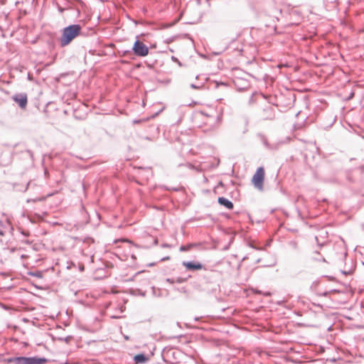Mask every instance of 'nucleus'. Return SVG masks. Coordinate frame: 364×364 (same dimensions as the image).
<instances>
[{"instance_id":"f257e3e1","label":"nucleus","mask_w":364,"mask_h":364,"mask_svg":"<svg viewBox=\"0 0 364 364\" xmlns=\"http://www.w3.org/2000/svg\"><path fill=\"white\" fill-rule=\"evenodd\" d=\"M81 32V26L77 24L71 25L63 30L60 38V44L62 46L68 45L74 38L78 36Z\"/></svg>"},{"instance_id":"f03ea898","label":"nucleus","mask_w":364,"mask_h":364,"mask_svg":"<svg viewBox=\"0 0 364 364\" xmlns=\"http://www.w3.org/2000/svg\"><path fill=\"white\" fill-rule=\"evenodd\" d=\"M15 364H46L48 360L36 357H17L10 360Z\"/></svg>"},{"instance_id":"7ed1b4c3","label":"nucleus","mask_w":364,"mask_h":364,"mask_svg":"<svg viewBox=\"0 0 364 364\" xmlns=\"http://www.w3.org/2000/svg\"><path fill=\"white\" fill-rule=\"evenodd\" d=\"M265 177V171L263 167H259L252 178L253 186L262 191L264 188V181Z\"/></svg>"},{"instance_id":"20e7f679","label":"nucleus","mask_w":364,"mask_h":364,"mask_svg":"<svg viewBox=\"0 0 364 364\" xmlns=\"http://www.w3.org/2000/svg\"><path fill=\"white\" fill-rule=\"evenodd\" d=\"M132 50L134 53L139 57H145L149 54V48L139 40L134 42Z\"/></svg>"},{"instance_id":"39448f33","label":"nucleus","mask_w":364,"mask_h":364,"mask_svg":"<svg viewBox=\"0 0 364 364\" xmlns=\"http://www.w3.org/2000/svg\"><path fill=\"white\" fill-rule=\"evenodd\" d=\"M13 100L18 104L21 108H26L28 102L27 95L25 94L16 95L13 97Z\"/></svg>"},{"instance_id":"423d86ee","label":"nucleus","mask_w":364,"mask_h":364,"mask_svg":"<svg viewBox=\"0 0 364 364\" xmlns=\"http://www.w3.org/2000/svg\"><path fill=\"white\" fill-rule=\"evenodd\" d=\"M183 265L188 270H200L203 269V265L199 262H183Z\"/></svg>"},{"instance_id":"0eeeda50","label":"nucleus","mask_w":364,"mask_h":364,"mask_svg":"<svg viewBox=\"0 0 364 364\" xmlns=\"http://www.w3.org/2000/svg\"><path fill=\"white\" fill-rule=\"evenodd\" d=\"M218 203L221 205L225 206V208H227L229 210H231L233 208V203L230 200H228L225 198H223V197L219 198Z\"/></svg>"},{"instance_id":"6e6552de","label":"nucleus","mask_w":364,"mask_h":364,"mask_svg":"<svg viewBox=\"0 0 364 364\" xmlns=\"http://www.w3.org/2000/svg\"><path fill=\"white\" fill-rule=\"evenodd\" d=\"M136 363H144L148 360V358L144 354L136 355L134 358Z\"/></svg>"},{"instance_id":"1a4fd4ad","label":"nucleus","mask_w":364,"mask_h":364,"mask_svg":"<svg viewBox=\"0 0 364 364\" xmlns=\"http://www.w3.org/2000/svg\"><path fill=\"white\" fill-rule=\"evenodd\" d=\"M196 244H188L187 245H183L180 247V250L183 251V252L188 251V250H191L192 247H196Z\"/></svg>"},{"instance_id":"9d476101","label":"nucleus","mask_w":364,"mask_h":364,"mask_svg":"<svg viewBox=\"0 0 364 364\" xmlns=\"http://www.w3.org/2000/svg\"><path fill=\"white\" fill-rule=\"evenodd\" d=\"M43 199H44V198H40V199H38V200H43ZM34 201H37V200H36V199H34Z\"/></svg>"},{"instance_id":"9b49d317","label":"nucleus","mask_w":364,"mask_h":364,"mask_svg":"<svg viewBox=\"0 0 364 364\" xmlns=\"http://www.w3.org/2000/svg\"><path fill=\"white\" fill-rule=\"evenodd\" d=\"M202 113L203 114V112H202ZM204 114H205V113H204ZM205 115H206L207 117H212V115H210V114H205Z\"/></svg>"}]
</instances>
